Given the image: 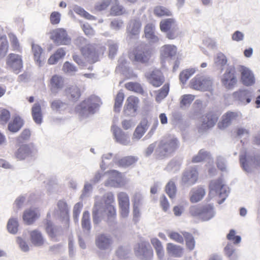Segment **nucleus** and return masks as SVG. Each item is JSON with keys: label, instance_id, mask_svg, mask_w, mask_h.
<instances>
[{"label": "nucleus", "instance_id": "nucleus-1", "mask_svg": "<svg viewBox=\"0 0 260 260\" xmlns=\"http://www.w3.org/2000/svg\"><path fill=\"white\" fill-rule=\"evenodd\" d=\"M101 104V99L95 95H91L83 101L76 107L75 110L79 116L86 118L89 115L94 114Z\"/></svg>", "mask_w": 260, "mask_h": 260}, {"label": "nucleus", "instance_id": "nucleus-2", "mask_svg": "<svg viewBox=\"0 0 260 260\" xmlns=\"http://www.w3.org/2000/svg\"><path fill=\"white\" fill-rule=\"evenodd\" d=\"M229 188L225 185L221 178L212 180L209 185V197L212 198L218 196L221 199L218 201L219 204H222L228 196Z\"/></svg>", "mask_w": 260, "mask_h": 260}, {"label": "nucleus", "instance_id": "nucleus-3", "mask_svg": "<svg viewBox=\"0 0 260 260\" xmlns=\"http://www.w3.org/2000/svg\"><path fill=\"white\" fill-rule=\"evenodd\" d=\"M104 209L107 211V222L110 226L115 223L116 209L115 208L114 196L112 192H108L103 197Z\"/></svg>", "mask_w": 260, "mask_h": 260}, {"label": "nucleus", "instance_id": "nucleus-4", "mask_svg": "<svg viewBox=\"0 0 260 260\" xmlns=\"http://www.w3.org/2000/svg\"><path fill=\"white\" fill-rule=\"evenodd\" d=\"M37 148L32 144H22L16 151L15 156L19 160H34L37 158Z\"/></svg>", "mask_w": 260, "mask_h": 260}, {"label": "nucleus", "instance_id": "nucleus-5", "mask_svg": "<svg viewBox=\"0 0 260 260\" xmlns=\"http://www.w3.org/2000/svg\"><path fill=\"white\" fill-rule=\"evenodd\" d=\"M164 32L169 39H174L180 35L178 24L175 18H164Z\"/></svg>", "mask_w": 260, "mask_h": 260}, {"label": "nucleus", "instance_id": "nucleus-6", "mask_svg": "<svg viewBox=\"0 0 260 260\" xmlns=\"http://www.w3.org/2000/svg\"><path fill=\"white\" fill-rule=\"evenodd\" d=\"M232 96L238 104L245 106L251 102L254 92L252 89L241 88L234 92Z\"/></svg>", "mask_w": 260, "mask_h": 260}, {"label": "nucleus", "instance_id": "nucleus-7", "mask_svg": "<svg viewBox=\"0 0 260 260\" xmlns=\"http://www.w3.org/2000/svg\"><path fill=\"white\" fill-rule=\"evenodd\" d=\"M50 38L57 45H68L71 43V39L67 31L62 28L51 31Z\"/></svg>", "mask_w": 260, "mask_h": 260}, {"label": "nucleus", "instance_id": "nucleus-8", "mask_svg": "<svg viewBox=\"0 0 260 260\" xmlns=\"http://www.w3.org/2000/svg\"><path fill=\"white\" fill-rule=\"evenodd\" d=\"M136 255L143 260H149L153 256V250L148 242L142 241L138 243L135 247Z\"/></svg>", "mask_w": 260, "mask_h": 260}, {"label": "nucleus", "instance_id": "nucleus-9", "mask_svg": "<svg viewBox=\"0 0 260 260\" xmlns=\"http://www.w3.org/2000/svg\"><path fill=\"white\" fill-rule=\"evenodd\" d=\"M213 82L210 77L196 76L190 81L191 88L199 90H210Z\"/></svg>", "mask_w": 260, "mask_h": 260}, {"label": "nucleus", "instance_id": "nucleus-10", "mask_svg": "<svg viewBox=\"0 0 260 260\" xmlns=\"http://www.w3.org/2000/svg\"><path fill=\"white\" fill-rule=\"evenodd\" d=\"M237 82L235 68L233 66H229L222 76V84L226 88L231 89L234 87Z\"/></svg>", "mask_w": 260, "mask_h": 260}, {"label": "nucleus", "instance_id": "nucleus-11", "mask_svg": "<svg viewBox=\"0 0 260 260\" xmlns=\"http://www.w3.org/2000/svg\"><path fill=\"white\" fill-rule=\"evenodd\" d=\"M6 64L10 70L18 74L23 68L22 56L19 54L10 53L7 58Z\"/></svg>", "mask_w": 260, "mask_h": 260}, {"label": "nucleus", "instance_id": "nucleus-12", "mask_svg": "<svg viewBox=\"0 0 260 260\" xmlns=\"http://www.w3.org/2000/svg\"><path fill=\"white\" fill-rule=\"evenodd\" d=\"M135 60L142 63L147 62L150 57V52L144 44L138 46L134 50Z\"/></svg>", "mask_w": 260, "mask_h": 260}, {"label": "nucleus", "instance_id": "nucleus-13", "mask_svg": "<svg viewBox=\"0 0 260 260\" xmlns=\"http://www.w3.org/2000/svg\"><path fill=\"white\" fill-rule=\"evenodd\" d=\"M238 70L241 74L240 81L243 85L249 86L254 84L255 83L254 75L249 68L240 66Z\"/></svg>", "mask_w": 260, "mask_h": 260}, {"label": "nucleus", "instance_id": "nucleus-14", "mask_svg": "<svg viewBox=\"0 0 260 260\" xmlns=\"http://www.w3.org/2000/svg\"><path fill=\"white\" fill-rule=\"evenodd\" d=\"M111 131L116 142L124 146L131 145L129 135L125 133L120 128L112 125Z\"/></svg>", "mask_w": 260, "mask_h": 260}, {"label": "nucleus", "instance_id": "nucleus-15", "mask_svg": "<svg viewBox=\"0 0 260 260\" xmlns=\"http://www.w3.org/2000/svg\"><path fill=\"white\" fill-rule=\"evenodd\" d=\"M218 116L217 114L210 112L202 118L201 124L199 126V131L203 132L212 127L217 121Z\"/></svg>", "mask_w": 260, "mask_h": 260}, {"label": "nucleus", "instance_id": "nucleus-16", "mask_svg": "<svg viewBox=\"0 0 260 260\" xmlns=\"http://www.w3.org/2000/svg\"><path fill=\"white\" fill-rule=\"evenodd\" d=\"M139 100L134 96H129L126 101L124 107L123 112L125 115L135 116L136 114Z\"/></svg>", "mask_w": 260, "mask_h": 260}, {"label": "nucleus", "instance_id": "nucleus-17", "mask_svg": "<svg viewBox=\"0 0 260 260\" xmlns=\"http://www.w3.org/2000/svg\"><path fill=\"white\" fill-rule=\"evenodd\" d=\"M118 201L121 216L123 218L127 217L129 212V200L127 194L124 192L119 193Z\"/></svg>", "mask_w": 260, "mask_h": 260}, {"label": "nucleus", "instance_id": "nucleus-18", "mask_svg": "<svg viewBox=\"0 0 260 260\" xmlns=\"http://www.w3.org/2000/svg\"><path fill=\"white\" fill-rule=\"evenodd\" d=\"M142 23L139 19L131 20L126 26L127 38L132 39L139 35Z\"/></svg>", "mask_w": 260, "mask_h": 260}, {"label": "nucleus", "instance_id": "nucleus-19", "mask_svg": "<svg viewBox=\"0 0 260 260\" xmlns=\"http://www.w3.org/2000/svg\"><path fill=\"white\" fill-rule=\"evenodd\" d=\"M45 229L49 237L54 241H58L57 237L63 235L62 228L60 226H53L50 220H47Z\"/></svg>", "mask_w": 260, "mask_h": 260}, {"label": "nucleus", "instance_id": "nucleus-20", "mask_svg": "<svg viewBox=\"0 0 260 260\" xmlns=\"http://www.w3.org/2000/svg\"><path fill=\"white\" fill-rule=\"evenodd\" d=\"M150 123L147 117H143L140 123L136 127L132 137L133 141L139 140L148 129Z\"/></svg>", "mask_w": 260, "mask_h": 260}, {"label": "nucleus", "instance_id": "nucleus-21", "mask_svg": "<svg viewBox=\"0 0 260 260\" xmlns=\"http://www.w3.org/2000/svg\"><path fill=\"white\" fill-rule=\"evenodd\" d=\"M241 117V114L239 112H228L222 117V120L218 124L220 129H224L228 127L232 122Z\"/></svg>", "mask_w": 260, "mask_h": 260}, {"label": "nucleus", "instance_id": "nucleus-22", "mask_svg": "<svg viewBox=\"0 0 260 260\" xmlns=\"http://www.w3.org/2000/svg\"><path fill=\"white\" fill-rule=\"evenodd\" d=\"M198 173L195 168H191L185 171L182 177V183L186 186H191L197 181Z\"/></svg>", "mask_w": 260, "mask_h": 260}, {"label": "nucleus", "instance_id": "nucleus-23", "mask_svg": "<svg viewBox=\"0 0 260 260\" xmlns=\"http://www.w3.org/2000/svg\"><path fill=\"white\" fill-rule=\"evenodd\" d=\"M112 243L111 237L108 234H101L95 238V245L100 250L108 249Z\"/></svg>", "mask_w": 260, "mask_h": 260}, {"label": "nucleus", "instance_id": "nucleus-24", "mask_svg": "<svg viewBox=\"0 0 260 260\" xmlns=\"http://www.w3.org/2000/svg\"><path fill=\"white\" fill-rule=\"evenodd\" d=\"M63 79L57 75H53L50 80V90L52 94L55 95L63 86Z\"/></svg>", "mask_w": 260, "mask_h": 260}, {"label": "nucleus", "instance_id": "nucleus-25", "mask_svg": "<svg viewBox=\"0 0 260 260\" xmlns=\"http://www.w3.org/2000/svg\"><path fill=\"white\" fill-rule=\"evenodd\" d=\"M206 194L205 189L202 186L192 188L189 193V200L192 203H196L201 201Z\"/></svg>", "mask_w": 260, "mask_h": 260}, {"label": "nucleus", "instance_id": "nucleus-26", "mask_svg": "<svg viewBox=\"0 0 260 260\" xmlns=\"http://www.w3.org/2000/svg\"><path fill=\"white\" fill-rule=\"evenodd\" d=\"M110 177L105 182V185L107 186L117 187L122 180V176L121 173L118 171L113 170L109 172Z\"/></svg>", "mask_w": 260, "mask_h": 260}, {"label": "nucleus", "instance_id": "nucleus-27", "mask_svg": "<svg viewBox=\"0 0 260 260\" xmlns=\"http://www.w3.org/2000/svg\"><path fill=\"white\" fill-rule=\"evenodd\" d=\"M178 145V141L176 138L173 136L170 137L164 144V153H166V155L171 154L177 149ZM165 154L164 153V156Z\"/></svg>", "mask_w": 260, "mask_h": 260}, {"label": "nucleus", "instance_id": "nucleus-28", "mask_svg": "<svg viewBox=\"0 0 260 260\" xmlns=\"http://www.w3.org/2000/svg\"><path fill=\"white\" fill-rule=\"evenodd\" d=\"M65 94L69 101L76 102L79 100L81 94L79 87L72 85L65 89Z\"/></svg>", "mask_w": 260, "mask_h": 260}, {"label": "nucleus", "instance_id": "nucleus-29", "mask_svg": "<svg viewBox=\"0 0 260 260\" xmlns=\"http://www.w3.org/2000/svg\"><path fill=\"white\" fill-rule=\"evenodd\" d=\"M82 54L90 63H94L98 61L99 54L91 44L85 50H83Z\"/></svg>", "mask_w": 260, "mask_h": 260}, {"label": "nucleus", "instance_id": "nucleus-30", "mask_svg": "<svg viewBox=\"0 0 260 260\" xmlns=\"http://www.w3.org/2000/svg\"><path fill=\"white\" fill-rule=\"evenodd\" d=\"M30 239L32 244L36 247L43 246L45 242V239L42 233L38 230H35L30 233Z\"/></svg>", "mask_w": 260, "mask_h": 260}, {"label": "nucleus", "instance_id": "nucleus-31", "mask_svg": "<svg viewBox=\"0 0 260 260\" xmlns=\"http://www.w3.org/2000/svg\"><path fill=\"white\" fill-rule=\"evenodd\" d=\"M240 160L241 164L245 171L248 172L249 171V166H257L260 167V158L253 160L250 157H246L245 155H240Z\"/></svg>", "mask_w": 260, "mask_h": 260}, {"label": "nucleus", "instance_id": "nucleus-32", "mask_svg": "<svg viewBox=\"0 0 260 260\" xmlns=\"http://www.w3.org/2000/svg\"><path fill=\"white\" fill-rule=\"evenodd\" d=\"M58 208V214L62 220L69 219V208L67 203L63 201L59 200L57 204Z\"/></svg>", "mask_w": 260, "mask_h": 260}, {"label": "nucleus", "instance_id": "nucleus-33", "mask_svg": "<svg viewBox=\"0 0 260 260\" xmlns=\"http://www.w3.org/2000/svg\"><path fill=\"white\" fill-rule=\"evenodd\" d=\"M215 214L213 206L209 204L202 207L201 219L204 221H207L212 218Z\"/></svg>", "mask_w": 260, "mask_h": 260}, {"label": "nucleus", "instance_id": "nucleus-34", "mask_svg": "<svg viewBox=\"0 0 260 260\" xmlns=\"http://www.w3.org/2000/svg\"><path fill=\"white\" fill-rule=\"evenodd\" d=\"M155 26L152 23L146 25L144 28L145 37L151 43H156L158 41V37L155 35Z\"/></svg>", "mask_w": 260, "mask_h": 260}, {"label": "nucleus", "instance_id": "nucleus-35", "mask_svg": "<svg viewBox=\"0 0 260 260\" xmlns=\"http://www.w3.org/2000/svg\"><path fill=\"white\" fill-rule=\"evenodd\" d=\"M24 124L23 120L19 116H15L8 124V128L12 133L18 132Z\"/></svg>", "mask_w": 260, "mask_h": 260}, {"label": "nucleus", "instance_id": "nucleus-36", "mask_svg": "<svg viewBox=\"0 0 260 260\" xmlns=\"http://www.w3.org/2000/svg\"><path fill=\"white\" fill-rule=\"evenodd\" d=\"M161 75L162 73L160 71L155 70L149 76H147V78L154 86L158 87L162 84Z\"/></svg>", "mask_w": 260, "mask_h": 260}, {"label": "nucleus", "instance_id": "nucleus-37", "mask_svg": "<svg viewBox=\"0 0 260 260\" xmlns=\"http://www.w3.org/2000/svg\"><path fill=\"white\" fill-rule=\"evenodd\" d=\"M81 227L84 233L89 235L90 233L91 225L90 219L89 211H85L83 212L81 219Z\"/></svg>", "mask_w": 260, "mask_h": 260}, {"label": "nucleus", "instance_id": "nucleus-38", "mask_svg": "<svg viewBox=\"0 0 260 260\" xmlns=\"http://www.w3.org/2000/svg\"><path fill=\"white\" fill-rule=\"evenodd\" d=\"M31 114L34 121L38 124L42 122V114L41 105L35 103L31 108Z\"/></svg>", "mask_w": 260, "mask_h": 260}, {"label": "nucleus", "instance_id": "nucleus-39", "mask_svg": "<svg viewBox=\"0 0 260 260\" xmlns=\"http://www.w3.org/2000/svg\"><path fill=\"white\" fill-rule=\"evenodd\" d=\"M166 249L170 255L175 257H180L183 254V248L172 243H168Z\"/></svg>", "mask_w": 260, "mask_h": 260}, {"label": "nucleus", "instance_id": "nucleus-40", "mask_svg": "<svg viewBox=\"0 0 260 260\" xmlns=\"http://www.w3.org/2000/svg\"><path fill=\"white\" fill-rule=\"evenodd\" d=\"M101 207L102 205L101 203L95 202L92 208V221L94 225H98L101 221V218L100 215L102 212Z\"/></svg>", "mask_w": 260, "mask_h": 260}, {"label": "nucleus", "instance_id": "nucleus-41", "mask_svg": "<svg viewBox=\"0 0 260 260\" xmlns=\"http://www.w3.org/2000/svg\"><path fill=\"white\" fill-rule=\"evenodd\" d=\"M211 156L209 152L204 149H201L192 158V162L198 163L205 160H211Z\"/></svg>", "mask_w": 260, "mask_h": 260}, {"label": "nucleus", "instance_id": "nucleus-42", "mask_svg": "<svg viewBox=\"0 0 260 260\" xmlns=\"http://www.w3.org/2000/svg\"><path fill=\"white\" fill-rule=\"evenodd\" d=\"M50 107L53 111L60 113L68 107V104L60 99H55L50 103Z\"/></svg>", "mask_w": 260, "mask_h": 260}, {"label": "nucleus", "instance_id": "nucleus-43", "mask_svg": "<svg viewBox=\"0 0 260 260\" xmlns=\"http://www.w3.org/2000/svg\"><path fill=\"white\" fill-rule=\"evenodd\" d=\"M38 218V214L34 210L29 209L25 211L23 213V219L28 225L32 224Z\"/></svg>", "mask_w": 260, "mask_h": 260}, {"label": "nucleus", "instance_id": "nucleus-44", "mask_svg": "<svg viewBox=\"0 0 260 260\" xmlns=\"http://www.w3.org/2000/svg\"><path fill=\"white\" fill-rule=\"evenodd\" d=\"M19 223L17 218L11 217L7 222V229L9 233L15 235L18 231Z\"/></svg>", "mask_w": 260, "mask_h": 260}, {"label": "nucleus", "instance_id": "nucleus-45", "mask_svg": "<svg viewBox=\"0 0 260 260\" xmlns=\"http://www.w3.org/2000/svg\"><path fill=\"white\" fill-rule=\"evenodd\" d=\"M138 160V158L134 156H127L119 159L117 164L118 166L123 167H127L136 163Z\"/></svg>", "mask_w": 260, "mask_h": 260}, {"label": "nucleus", "instance_id": "nucleus-46", "mask_svg": "<svg viewBox=\"0 0 260 260\" xmlns=\"http://www.w3.org/2000/svg\"><path fill=\"white\" fill-rule=\"evenodd\" d=\"M74 43L80 49L81 53L83 50H85L88 46L91 45L89 41L82 36L76 38L74 40Z\"/></svg>", "mask_w": 260, "mask_h": 260}, {"label": "nucleus", "instance_id": "nucleus-47", "mask_svg": "<svg viewBox=\"0 0 260 260\" xmlns=\"http://www.w3.org/2000/svg\"><path fill=\"white\" fill-rule=\"evenodd\" d=\"M9 48L8 42L5 35L0 36V59L7 54Z\"/></svg>", "mask_w": 260, "mask_h": 260}, {"label": "nucleus", "instance_id": "nucleus-48", "mask_svg": "<svg viewBox=\"0 0 260 260\" xmlns=\"http://www.w3.org/2000/svg\"><path fill=\"white\" fill-rule=\"evenodd\" d=\"M195 69H188L182 71L179 75L180 82L184 84L187 80L195 73Z\"/></svg>", "mask_w": 260, "mask_h": 260}, {"label": "nucleus", "instance_id": "nucleus-49", "mask_svg": "<svg viewBox=\"0 0 260 260\" xmlns=\"http://www.w3.org/2000/svg\"><path fill=\"white\" fill-rule=\"evenodd\" d=\"M166 192L171 199H173L175 197L176 193V187L173 180H170L166 185Z\"/></svg>", "mask_w": 260, "mask_h": 260}, {"label": "nucleus", "instance_id": "nucleus-50", "mask_svg": "<svg viewBox=\"0 0 260 260\" xmlns=\"http://www.w3.org/2000/svg\"><path fill=\"white\" fill-rule=\"evenodd\" d=\"M125 87L131 91L143 94L144 92L143 89L140 84L137 82H128L125 84Z\"/></svg>", "mask_w": 260, "mask_h": 260}, {"label": "nucleus", "instance_id": "nucleus-51", "mask_svg": "<svg viewBox=\"0 0 260 260\" xmlns=\"http://www.w3.org/2000/svg\"><path fill=\"white\" fill-rule=\"evenodd\" d=\"M151 243L155 248L158 257L160 260L162 259V245L161 242L157 238L151 239Z\"/></svg>", "mask_w": 260, "mask_h": 260}, {"label": "nucleus", "instance_id": "nucleus-52", "mask_svg": "<svg viewBox=\"0 0 260 260\" xmlns=\"http://www.w3.org/2000/svg\"><path fill=\"white\" fill-rule=\"evenodd\" d=\"M185 238L186 246L189 250H192L196 244L194 239L192 235L186 232L183 233Z\"/></svg>", "mask_w": 260, "mask_h": 260}, {"label": "nucleus", "instance_id": "nucleus-53", "mask_svg": "<svg viewBox=\"0 0 260 260\" xmlns=\"http://www.w3.org/2000/svg\"><path fill=\"white\" fill-rule=\"evenodd\" d=\"M226 56L221 52L217 54L214 58V63L217 67L222 68L227 63Z\"/></svg>", "mask_w": 260, "mask_h": 260}, {"label": "nucleus", "instance_id": "nucleus-54", "mask_svg": "<svg viewBox=\"0 0 260 260\" xmlns=\"http://www.w3.org/2000/svg\"><path fill=\"white\" fill-rule=\"evenodd\" d=\"M31 48L34 54L35 60L38 63L40 64L41 55L43 52L42 48L40 46L35 44H32Z\"/></svg>", "mask_w": 260, "mask_h": 260}, {"label": "nucleus", "instance_id": "nucleus-55", "mask_svg": "<svg viewBox=\"0 0 260 260\" xmlns=\"http://www.w3.org/2000/svg\"><path fill=\"white\" fill-rule=\"evenodd\" d=\"M117 0H104L101 2H99L95 5V9L98 11L105 10L111 4V3H116Z\"/></svg>", "mask_w": 260, "mask_h": 260}, {"label": "nucleus", "instance_id": "nucleus-56", "mask_svg": "<svg viewBox=\"0 0 260 260\" xmlns=\"http://www.w3.org/2000/svg\"><path fill=\"white\" fill-rule=\"evenodd\" d=\"M124 95L122 92L119 91L115 98L114 104V111L116 112L120 111V109L122 106Z\"/></svg>", "mask_w": 260, "mask_h": 260}, {"label": "nucleus", "instance_id": "nucleus-57", "mask_svg": "<svg viewBox=\"0 0 260 260\" xmlns=\"http://www.w3.org/2000/svg\"><path fill=\"white\" fill-rule=\"evenodd\" d=\"M176 52V47L174 45L164 46V57L168 56L172 57L175 56Z\"/></svg>", "mask_w": 260, "mask_h": 260}, {"label": "nucleus", "instance_id": "nucleus-58", "mask_svg": "<svg viewBox=\"0 0 260 260\" xmlns=\"http://www.w3.org/2000/svg\"><path fill=\"white\" fill-rule=\"evenodd\" d=\"M131 250L129 248L120 246L116 251L117 256L120 258L125 259L129 257L128 255L130 253Z\"/></svg>", "mask_w": 260, "mask_h": 260}, {"label": "nucleus", "instance_id": "nucleus-59", "mask_svg": "<svg viewBox=\"0 0 260 260\" xmlns=\"http://www.w3.org/2000/svg\"><path fill=\"white\" fill-rule=\"evenodd\" d=\"M112 5L111 9V13L114 15H119L122 14L123 7L119 4V2L117 0L116 3H111Z\"/></svg>", "mask_w": 260, "mask_h": 260}, {"label": "nucleus", "instance_id": "nucleus-60", "mask_svg": "<svg viewBox=\"0 0 260 260\" xmlns=\"http://www.w3.org/2000/svg\"><path fill=\"white\" fill-rule=\"evenodd\" d=\"M30 136V132L28 129H24L20 136L17 137L16 141L17 143H22L24 141L27 140Z\"/></svg>", "mask_w": 260, "mask_h": 260}, {"label": "nucleus", "instance_id": "nucleus-61", "mask_svg": "<svg viewBox=\"0 0 260 260\" xmlns=\"http://www.w3.org/2000/svg\"><path fill=\"white\" fill-rule=\"evenodd\" d=\"M202 212V207L198 206H191L189 208V214L196 217H199L201 218Z\"/></svg>", "mask_w": 260, "mask_h": 260}, {"label": "nucleus", "instance_id": "nucleus-62", "mask_svg": "<svg viewBox=\"0 0 260 260\" xmlns=\"http://www.w3.org/2000/svg\"><path fill=\"white\" fill-rule=\"evenodd\" d=\"M194 95L191 94H185L181 97L180 102L181 107L187 106L189 105L194 100Z\"/></svg>", "mask_w": 260, "mask_h": 260}, {"label": "nucleus", "instance_id": "nucleus-63", "mask_svg": "<svg viewBox=\"0 0 260 260\" xmlns=\"http://www.w3.org/2000/svg\"><path fill=\"white\" fill-rule=\"evenodd\" d=\"M226 255L230 258L231 260H236L237 259V255L234 253L235 249L233 248V246L231 244H228L224 248Z\"/></svg>", "mask_w": 260, "mask_h": 260}, {"label": "nucleus", "instance_id": "nucleus-64", "mask_svg": "<svg viewBox=\"0 0 260 260\" xmlns=\"http://www.w3.org/2000/svg\"><path fill=\"white\" fill-rule=\"evenodd\" d=\"M10 118V113L6 109L0 110V121L2 124L6 123Z\"/></svg>", "mask_w": 260, "mask_h": 260}]
</instances>
